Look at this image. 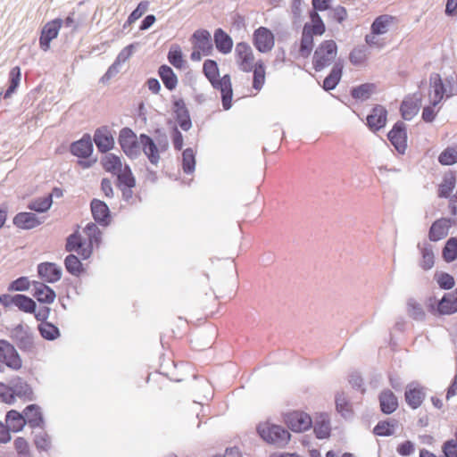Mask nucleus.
Masks as SVG:
<instances>
[{"label": "nucleus", "instance_id": "f257e3e1", "mask_svg": "<svg viewBox=\"0 0 457 457\" xmlns=\"http://www.w3.org/2000/svg\"><path fill=\"white\" fill-rule=\"evenodd\" d=\"M68 150L78 158L76 163L83 170L92 168L98 161L97 156L94 155L93 138L89 133H84L79 139L72 141Z\"/></svg>", "mask_w": 457, "mask_h": 457}, {"label": "nucleus", "instance_id": "f03ea898", "mask_svg": "<svg viewBox=\"0 0 457 457\" xmlns=\"http://www.w3.org/2000/svg\"><path fill=\"white\" fill-rule=\"evenodd\" d=\"M192 52L190 60L200 62L204 57L213 54V40L212 33L205 28L196 29L188 38Z\"/></svg>", "mask_w": 457, "mask_h": 457}, {"label": "nucleus", "instance_id": "7ed1b4c3", "mask_svg": "<svg viewBox=\"0 0 457 457\" xmlns=\"http://www.w3.org/2000/svg\"><path fill=\"white\" fill-rule=\"evenodd\" d=\"M256 433L263 442L277 447L286 446L291 439V434L286 428L270 421L258 423Z\"/></svg>", "mask_w": 457, "mask_h": 457}, {"label": "nucleus", "instance_id": "20e7f679", "mask_svg": "<svg viewBox=\"0 0 457 457\" xmlns=\"http://www.w3.org/2000/svg\"><path fill=\"white\" fill-rule=\"evenodd\" d=\"M428 311L435 316L452 315L457 312V287L452 293H445L441 299L429 296L427 299Z\"/></svg>", "mask_w": 457, "mask_h": 457}, {"label": "nucleus", "instance_id": "39448f33", "mask_svg": "<svg viewBox=\"0 0 457 457\" xmlns=\"http://www.w3.org/2000/svg\"><path fill=\"white\" fill-rule=\"evenodd\" d=\"M9 337L23 353H31L36 347L35 335L32 329L29 325L23 322H21L9 329Z\"/></svg>", "mask_w": 457, "mask_h": 457}, {"label": "nucleus", "instance_id": "423d86ee", "mask_svg": "<svg viewBox=\"0 0 457 457\" xmlns=\"http://www.w3.org/2000/svg\"><path fill=\"white\" fill-rule=\"evenodd\" d=\"M337 53V46L334 40H324L316 48L312 57V66L316 71H320L329 66L335 60Z\"/></svg>", "mask_w": 457, "mask_h": 457}, {"label": "nucleus", "instance_id": "0eeeda50", "mask_svg": "<svg viewBox=\"0 0 457 457\" xmlns=\"http://www.w3.org/2000/svg\"><path fill=\"white\" fill-rule=\"evenodd\" d=\"M118 144L129 159H137L140 155V136L137 137L129 127H124L120 130Z\"/></svg>", "mask_w": 457, "mask_h": 457}, {"label": "nucleus", "instance_id": "6e6552de", "mask_svg": "<svg viewBox=\"0 0 457 457\" xmlns=\"http://www.w3.org/2000/svg\"><path fill=\"white\" fill-rule=\"evenodd\" d=\"M284 423L290 430L295 433H302L312 427L313 420L306 412L295 410L282 413Z\"/></svg>", "mask_w": 457, "mask_h": 457}, {"label": "nucleus", "instance_id": "1a4fd4ad", "mask_svg": "<svg viewBox=\"0 0 457 457\" xmlns=\"http://www.w3.org/2000/svg\"><path fill=\"white\" fill-rule=\"evenodd\" d=\"M63 25V19L57 17L47 21L40 29L38 39L39 47L44 52L50 49L51 42L57 38Z\"/></svg>", "mask_w": 457, "mask_h": 457}, {"label": "nucleus", "instance_id": "9d476101", "mask_svg": "<svg viewBox=\"0 0 457 457\" xmlns=\"http://www.w3.org/2000/svg\"><path fill=\"white\" fill-rule=\"evenodd\" d=\"M172 116L177 124L184 131H188L192 128V120L189 110L182 97L171 96Z\"/></svg>", "mask_w": 457, "mask_h": 457}, {"label": "nucleus", "instance_id": "9b49d317", "mask_svg": "<svg viewBox=\"0 0 457 457\" xmlns=\"http://www.w3.org/2000/svg\"><path fill=\"white\" fill-rule=\"evenodd\" d=\"M0 360L12 370L22 367V360L14 345L6 339H0Z\"/></svg>", "mask_w": 457, "mask_h": 457}, {"label": "nucleus", "instance_id": "f8f14e48", "mask_svg": "<svg viewBox=\"0 0 457 457\" xmlns=\"http://www.w3.org/2000/svg\"><path fill=\"white\" fill-rule=\"evenodd\" d=\"M115 130H112L108 126H101L95 130L93 144L95 143L97 151L101 154H106L115 147L114 135Z\"/></svg>", "mask_w": 457, "mask_h": 457}, {"label": "nucleus", "instance_id": "ddd939ff", "mask_svg": "<svg viewBox=\"0 0 457 457\" xmlns=\"http://www.w3.org/2000/svg\"><path fill=\"white\" fill-rule=\"evenodd\" d=\"M252 41L257 51L266 54L272 50L275 36L271 29L261 26L253 31Z\"/></svg>", "mask_w": 457, "mask_h": 457}, {"label": "nucleus", "instance_id": "4468645a", "mask_svg": "<svg viewBox=\"0 0 457 457\" xmlns=\"http://www.w3.org/2000/svg\"><path fill=\"white\" fill-rule=\"evenodd\" d=\"M407 138V126L402 120L396 121L387 133V139L400 154L405 153Z\"/></svg>", "mask_w": 457, "mask_h": 457}, {"label": "nucleus", "instance_id": "2eb2a0df", "mask_svg": "<svg viewBox=\"0 0 457 457\" xmlns=\"http://www.w3.org/2000/svg\"><path fill=\"white\" fill-rule=\"evenodd\" d=\"M235 57L237 64L242 71H252L255 62L253 50L248 43L241 41L236 45Z\"/></svg>", "mask_w": 457, "mask_h": 457}, {"label": "nucleus", "instance_id": "dca6fc26", "mask_svg": "<svg viewBox=\"0 0 457 457\" xmlns=\"http://www.w3.org/2000/svg\"><path fill=\"white\" fill-rule=\"evenodd\" d=\"M212 87L220 91L223 110L228 111L232 107L233 89L229 74L214 79L210 81Z\"/></svg>", "mask_w": 457, "mask_h": 457}, {"label": "nucleus", "instance_id": "f3484780", "mask_svg": "<svg viewBox=\"0 0 457 457\" xmlns=\"http://www.w3.org/2000/svg\"><path fill=\"white\" fill-rule=\"evenodd\" d=\"M388 112L383 105L375 104L365 119V125L370 131L377 133L384 129L387 122Z\"/></svg>", "mask_w": 457, "mask_h": 457}, {"label": "nucleus", "instance_id": "a211bd4d", "mask_svg": "<svg viewBox=\"0 0 457 457\" xmlns=\"http://www.w3.org/2000/svg\"><path fill=\"white\" fill-rule=\"evenodd\" d=\"M426 398V388L417 381L409 383L404 390L406 404L412 410L421 406Z\"/></svg>", "mask_w": 457, "mask_h": 457}, {"label": "nucleus", "instance_id": "6ab92c4d", "mask_svg": "<svg viewBox=\"0 0 457 457\" xmlns=\"http://www.w3.org/2000/svg\"><path fill=\"white\" fill-rule=\"evenodd\" d=\"M37 272L40 281L46 284H54L59 281L62 275V267L51 262H44L37 264Z\"/></svg>", "mask_w": 457, "mask_h": 457}, {"label": "nucleus", "instance_id": "aec40b11", "mask_svg": "<svg viewBox=\"0 0 457 457\" xmlns=\"http://www.w3.org/2000/svg\"><path fill=\"white\" fill-rule=\"evenodd\" d=\"M90 209L92 217L98 225L106 227L111 223L112 212L104 201L93 198L90 202Z\"/></svg>", "mask_w": 457, "mask_h": 457}, {"label": "nucleus", "instance_id": "412c9836", "mask_svg": "<svg viewBox=\"0 0 457 457\" xmlns=\"http://www.w3.org/2000/svg\"><path fill=\"white\" fill-rule=\"evenodd\" d=\"M213 50L221 54L227 55L233 50L234 41L231 36L222 28H216L213 31Z\"/></svg>", "mask_w": 457, "mask_h": 457}, {"label": "nucleus", "instance_id": "4be33fe9", "mask_svg": "<svg viewBox=\"0 0 457 457\" xmlns=\"http://www.w3.org/2000/svg\"><path fill=\"white\" fill-rule=\"evenodd\" d=\"M31 295L41 304H51L56 297L55 291L51 287L38 280H33Z\"/></svg>", "mask_w": 457, "mask_h": 457}, {"label": "nucleus", "instance_id": "5701e85b", "mask_svg": "<svg viewBox=\"0 0 457 457\" xmlns=\"http://www.w3.org/2000/svg\"><path fill=\"white\" fill-rule=\"evenodd\" d=\"M140 152L143 151L148 161L153 165L157 166L160 161L161 151L159 150L155 140L145 133L140 134Z\"/></svg>", "mask_w": 457, "mask_h": 457}, {"label": "nucleus", "instance_id": "b1692460", "mask_svg": "<svg viewBox=\"0 0 457 457\" xmlns=\"http://www.w3.org/2000/svg\"><path fill=\"white\" fill-rule=\"evenodd\" d=\"M44 220L31 212H20L12 218V224L23 230H29L41 225Z\"/></svg>", "mask_w": 457, "mask_h": 457}, {"label": "nucleus", "instance_id": "393cba45", "mask_svg": "<svg viewBox=\"0 0 457 457\" xmlns=\"http://www.w3.org/2000/svg\"><path fill=\"white\" fill-rule=\"evenodd\" d=\"M314 38L312 35H307L302 31V36L299 44L295 42L290 50V55L295 59L299 57L308 58L314 48Z\"/></svg>", "mask_w": 457, "mask_h": 457}, {"label": "nucleus", "instance_id": "a878e982", "mask_svg": "<svg viewBox=\"0 0 457 457\" xmlns=\"http://www.w3.org/2000/svg\"><path fill=\"white\" fill-rule=\"evenodd\" d=\"M24 418L26 419L27 425L31 428L44 429L46 421L43 415L41 407L37 403H30L27 405L24 410Z\"/></svg>", "mask_w": 457, "mask_h": 457}, {"label": "nucleus", "instance_id": "bb28decb", "mask_svg": "<svg viewBox=\"0 0 457 457\" xmlns=\"http://www.w3.org/2000/svg\"><path fill=\"white\" fill-rule=\"evenodd\" d=\"M378 403L380 411L385 415L392 414L399 406L397 396L390 389H384L379 393Z\"/></svg>", "mask_w": 457, "mask_h": 457}, {"label": "nucleus", "instance_id": "cd10ccee", "mask_svg": "<svg viewBox=\"0 0 457 457\" xmlns=\"http://www.w3.org/2000/svg\"><path fill=\"white\" fill-rule=\"evenodd\" d=\"M420 106V97H418L415 95L412 96L405 97L400 105L401 117L405 120H411L413 117H415L418 114Z\"/></svg>", "mask_w": 457, "mask_h": 457}, {"label": "nucleus", "instance_id": "c85d7f7f", "mask_svg": "<svg viewBox=\"0 0 457 457\" xmlns=\"http://www.w3.org/2000/svg\"><path fill=\"white\" fill-rule=\"evenodd\" d=\"M10 382L16 397L25 402L35 400V395L31 386L22 378L16 376Z\"/></svg>", "mask_w": 457, "mask_h": 457}, {"label": "nucleus", "instance_id": "c756f323", "mask_svg": "<svg viewBox=\"0 0 457 457\" xmlns=\"http://www.w3.org/2000/svg\"><path fill=\"white\" fill-rule=\"evenodd\" d=\"M169 63L179 71H185L188 68V62L186 59L181 46L179 44H172L167 54Z\"/></svg>", "mask_w": 457, "mask_h": 457}, {"label": "nucleus", "instance_id": "7c9ffc66", "mask_svg": "<svg viewBox=\"0 0 457 457\" xmlns=\"http://www.w3.org/2000/svg\"><path fill=\"white\" fill-rule=\"evenodd\" d=\"M312 428H313V432L317 438H328L330 436V419L328 414L326 412L317 413Z\"/></svg>", "mask_w": 457, "mask_h": 457}, {"label": "nucleus", "instance_id": "2f4dec72", "mask_svg": "<svg viewBox=\"0 0 457 457\" xmlns=\"http://www.w3.org/2000/svg\"><path fill=\"white\" fill-rule=\"evenodd\" d=\"M343 75V60L341 56L338 57L337 62L332 67L330 72L327 75V77L323 80V88L326 91H330L338 85L341 77Z\"/></svg>", "mask_w": 457, "mask_h": 457}, {"label": "nucleus", "instance_id": "473e14b6", "mask_svg": "<svg viewBox=\"0 0 457 457\" xmlns=\"http://www.w3.org/2000/svg\"><path fill=\"white\" fill-rule=\"evenodd\" d=\"M5 424L13 433H18L23 430L24 427L27 425L23 411H19L17 410L12 409L6 411Z\"/></svg>", "mask_w": 457, "mask_h": 457}, {"label": "nucleus", "instance_id": "72a5a7b5", "mask_svg": "<svg viewBox=\"0 0 457 457\" xmlns=\"http://www.w3.org/2000/svg\"><path fill=\"white\" fill-rule=\"evenodd\" d=\"M157 73L164 87L169 91L172 92L176 89L179 82L178 76L170 65L161 64L158 68Z\"/></svg>", "mask_w": 457, "mask_h": 457}, {"label": "nucleus", "instance_id": "f704fd0d", "mask_svg": "<svg viewBox=\"0 0 457 457\" xmlns=\"http://www.w3.org/2000/svg\"><path fill=\"white\" fill-rule=\"evenodd\" d=\"M377 86L374 83H363L350 88V96L356 102H364L370 98L376 92Z\"/></svg>", "mask_w": 457, "mask_h": 457}, {"label": "nucleus", "instance_id": "c9c22d12", "mask_svg": "<svg viewBox=\"0 0 457 457\" xmlns=\"http://www.w3.org/2000/svg\"><path fill=\"white\" fill-rule=\"evenodd\" d=\"M64 267L66 271L77 278L86 273V267L81 259L74 253H69L64 259Z\"/></svg>", "mask_w": 457, "mask_h": 457}, {"label": "nucleus", "instance_id": "e433bc0d", "mask_svg": "<svg viewBox=\"0 0 457 457\" xmlns=\"http://www.w3.org/2000/svg\"><path fill=\"white\" fill-rule=\"evenodd\" d=\"M114 185L120 190L135 187L136 179L128 164L125 165L122 170L116 174Z\"/></svg>", "mask_w": 457, "mask_h": 457}, {"label": "nucleus", "instance_id": "4c0bfd02", "mask_svg": "<svg viewBox=\"0 0 457 457\" xmlns=\"http://www.w3.org/2000/svg\"><path fill=\"white\" fill-rule=\"evenodd\" d=\"M429 83L434 94L432 100L440 103L445 96H448L447 92L449 91L440 74L432 72L429 76Z\"/></svg>", "mask_w": 457, "mask_h": 457}, {"label": "nucleus", "instance_id": "58836bf2", "mask_svg": "<svg viewBox=\"0 0 457 457\" xmlns=\"http://www.w3.org/2000/svg\"><path fill=\"white\" fill-rule=\"evenodd\" d=\"M101 165L103 169L109 173L117 174L122 170L121 156L112 153H106L101 158Z\"/></svg>", "mask_w": 457, "mask_h": 457}, {"label": "nucleus", "instance_id": "ea45409f", "mask_svg": "<svg viewBox=\"0 0 457 457\" xmlns=\"http://www.w3.org/2000/svg\"><path fill=\"white\" fill-rule=\"evenodd\" d=\"M52 204L53 195H43L31 199L27 204V209L34 213H46L50 210Z\"/></svg>", "mask_w": 457, "mask_h": 457}, {"label": "nucleus", "instance_id": "a19ab883", "mask_svg": "<svg viewBox=\"0 0 457 457\" xmlns=\"http://www.w3.org/2000/svg\"><path fill=\"white\" fill-rule=\"evenodd\" d=\"M418 248L420 251L421 254V262H420V266L424 270H428L433 268L435 264V254L433 252V246L429 243H420L418 244Z\"/></svg>", "mask_w": 457, "mask_h": 457}, {"label": "nucleus", "instance_id": "79ce46f5", "mask_svg": "<svg viewBox=\"0 0 457 457\" xmlns=\"http://www.w3.org/2000/svg\"><path fill=\"white\" fill-rule=\"evenodd\" d=\"M266 66L264 62L260 59L255 62L253 67V81L252 87L256 91H260L265 83Z\"/></svg>", "mask_w": 457, "mask_h": 457}, {"label": "nucleus", "instance_id": "37998d69", "mask_svg": "<svg viewBox=\"0 0 457 457\" xmlns=\"http://www.w3.org/2000/svg\"><path fill=\"white\" fill-rule=\"evenodd\" d=\"M395 17L388 14H382L375 18L370 26V31L373 35L380 36L388 31L389 26L394 21Z\"/></svg>", "mask_w": 457, "mask_h": 457}, {"label": "nucleus", "instance_id": "c03bdc74", "mask_svg": "<svg viewBox=\"0 0 457 457\" xmlns=\"http://www.w3.org/2000/svg\"><path fill=\"white\" fill-rule=\"evenodd\" d=\"M456 184V178L453 172L445 173L442 182L438 186L437 196L440 198H449Z\"/></svg>", "mask_w": 457, "mask_h": 457}, {"label": "nucleus", "instance_id": "a18cd8bd", "mask_svg": "<svg viewBox=\"0 0 457 457\" xmlns=\"http://www.w3.org/2000/svg\"><path fill=\"white\" fill-rule=\"evenodd\" d=\"M195 151L192 147H187L182 151L180 165L183 172L192 174L195 170Z\"/></svg>", "mask_w": 457, "mask_h": 457}, {"label": "nucleus", "instance_id": "49530a36", "mask_svg": "<svg viewBox=\"0 0 457 457\" xmlns=\"http://www.w3.org/2000/svg\"><path fill=\"white\" fill-rule=\"evenodd\" d=\"M37 330L41 337L47 341H54L61 337L59 328L50 321L40 322Z\"/></svg>", "mask_w": 457, "mask_h": 457}, {"label": "nucleus", "instance_id": "de8ad7c7", "mask_svg": "<svg viewBox=\"0 0 457 457\" xmlns=\"http://www.w3.org/2000/svg\"><path fill=\"white\" fill-rule=\"evenodd\" d=\"M444 222L445 220L439 219L432 222L428 230V239L431 242H437L447 237L449 230Z\"/></svg>", "mask_w": 457, "mask_h": 457}, {"label": "nucleus", "instance_id": "09e8293b", "mask_svg": "<svg viewBox=\"0 0 457 457\" xmlns=\"http://www.w3.org/2000/svg\"><path fill=\"white\" fill-rule=\"evenodd\" d=\"M149 4L150 3L147 0L140 1L137 7L128 16L127 21L123 24V29H129L132 24L139 20L147 12Z\"/></svg>", "mask_w": 457, "mask_h": 457}, {"label": "nucleus", "instance_id": "8fccbe9b", "mask_svg": "<svg viewBox=\"0 0 457 457\" xmlns=\"http://www.w3.org/2000/svg\"><path fill=\"white\" fill-rule=\"evenodd\" d=\"M442 258L447 262L451 263L457 259V237H451L448 238L442 250Z\"/></svg>", "mask_w": 457, "mask_h": 457}, {"label": "nucleus", "instance_id": "3c124183", "mask_svg": "<svg viewBox=\"0 0 457 457\" xmlns=\"http://www.w3.org/2000/svg\"><path fill=\"white\" fill-rule=\"evenodd\" d=\"M396 421L395 420H380L373 428V434L378 436H390L395 434Z\"/></svg>", "mask_w": 457, "mask_h": 457}, {"label": "nucleus", "instance_id": "603ef678", "mask_svg": "<svg viewBox=\"0 0 457 457\" xmlns=\"http://www.w3.org/2000/svg\"><path fill=\"white\" fill-rule=\"evenodd\" d=\"M317 19L312 21L306 22L303 27V32L307 35H312V37L314 38V36H321L325 32V24L322 21L320 16L316 14Z\"/></svg>", "mask_w": 457, "mask_h": 457}, {"label": "nucleus", "instance_id": "864d4df0", "mask_svg": "<svg viewBox=\"0 0 457 457\" xmlns=\"http://www.w3.org/2000/svg\"><path fill=\"white\" fill-rule=\"evenodd\" d=\"M33 280L26 276H21L16 279L12 280L7 287L9 292H24L28 291L32 287Z\"/></svg>", "mask_w": 457, "mask_h": 457}, {"label": "nucleus", "instance_id": "5fc2aeb1", "mask_svg": "<svg viewBox=\"0 0 457 457\" xmlns=\"http://www.w3.org/2000/svg\"><path fill=\"white\" fill-rule=\"evenodd\" d=\"M437 160L444 166H451L457 163V149L453 146H447L438 155Z\"/></svg>", "mask_w": 457, "mask_h": 457}, {"label": "nucleus", "instance_id": "6e6d98bb", "mask_svg": "<svg viewBox=\"0 0 457 457\" xmlns=\"http://www.w3.org/2000/svg\"><path fill=\"white\" fill-rule=\"evenodd\" d=\"M16 395L11 385L4 382H0V401L5 404L12 405L16 403Z\"/></svg>", "mask_w": 457, "mask_h": 457}, {"label": "nucleus", "instance_id": "4d7b16f0", "mask_svg": "<svg viewBox=\"0 0 457 457\" xmlns=\"http://www.w3.org/2000/svg\"><path fill=\"white\" fill-rule=\"evenodd\" d=\"M203 74L209 82L219 78L220 69L217 62L212 59H206L203 63Z\"/></svg>", "mask_w": 457, "mask_h": 457}, {"label": "nucleus", "instance_id": "13d9d810", "mask_svg": "<svg viewBox=\"0 0 457 457\" xmlns=\"http://www.w3.org/2000/svg\"><path fill=\"white\" fill-rule=\"evenodd\" d=\"M435 279L438 287L443 290H450L455 286L453 276L445 271L436 273Z\"/></svg>", "mask_w": 457, "mask_h": 457}, {"label": "nucleus", "instance_id": "bf43d9fd", "mask_svg": "<svg viewBox=\"0 0 457 457\" xmlns=\"http://www.w3.org/2000/svg\"><path fill=\"white\" fill-rule=\"evenodd\" d=\"M95 222H88L84 228V233L89 237V241L98 245L102 238V231Z\"/></svg>", "mask_w": 457, "mask_h": 457}, {"label": "nucleus", "instance_id": "052dcab7", "mask_svg": "<svg viewBox=\"0 0 457 457\" xmlns=\"http://www.w3.org/2000/svg\"><path fill=\"white\" fill-rule=\"evenodd\" d=\"M408 313L409 316L411 317L413 320L418 321H422L425 320L426 313L419 303H417L413 299H410L408 301Z\"/></svg>", "mask_w": 457, "mask_h": 457}, {"label": "nucleus", "instance_id": "680f3d73", "mask_svg": "<svg viewBox=\"0 0 457 457\" xmlns=\"http://www.w3.org/2000/svg\"><path fill=\"white\" fill-rule=\"evenodd\" d=\"M348 383L353 389L359 391L362 395L365 394L366 387L364 386L363 378L359 371L353 370L349 373Z\"/></svg>", "mask_w": 457, "mask_h": 457}, {"label": "nucleus", "instance_id": "e2e57ef3", "mask_svg": "<svg viewBox=\"0 0 457 457\" xmlns=\"http://www.w3.org/2000/svg\"><path fill=\"white\" fill-rule=\"evenodd\" d=\"M84 239L85 238L78 233L69 235L66 238L65 250L70 253H75L79 249L81 245H83Z\"/></svg>", "mask_w": 457, "mask_h": 457}, {"label": "nucleus", "instance_id": "0e129e2a", "mask_svg": "<svg viewBox=\"0 0 457 457\" xmlns=\"http://www.w3.org/2000/svg\"><path fill=\"white\" fill-rule=\"evenodd\" d=\"M13 446L19 457H30V446L27 439L18 436L13 441Z\"/></svg>", "mask_w": 457, "mask_h": 457}, {"label": "nucleus", "instance_id": "69168bd1", "mask_svg": "<svg viewBox=\"0 0 457 457\" xmlns=\"http://www.w3.org/2000/svg\"><path fill=\"white\" fill-rule=\"evenodd\" d=\"M34 445L39 452H47L51 447V439L46 432H39L34 437Z\"/></svg>", "mask_w": 457, "mask_h": 457}, {"label": "nucleus", "instance_id": "338daca9", "mask_svg": "<svg viewBox=\"0 0 457 457\" xmlns=\"http://www.w3.org/2000/svg\"><path fill=\"white\" fill-rule=\"evenodd\" d=\"M367 59L366 49L364 46L355 47L349 54V60L354 66L362 65Z\"/></svg>", "mask_w": 457, "mask_h": 457}, {"label": "nucleus", "instance_id": "774afa93", "mask_svg": "<svg viewBox=\"0 0 457 457\" xmlns=\"http://www.w3.org/2000/svg\"><path fill=\"white\" fill-rule=\"evenodd\" d=\"M442 457H457V439L445 440L441 447Z\"/></svg>", "mask_w": 457, "mask_h": 457}]
</instances>
